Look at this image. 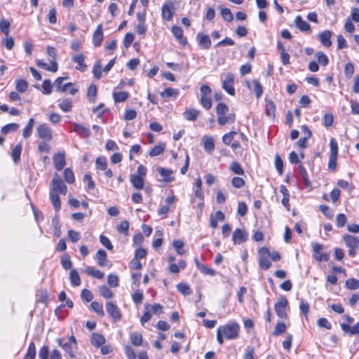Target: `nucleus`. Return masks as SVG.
Returning a JSON list of instances; mask_svg holds the SVG:
<instances>
[{
    "label": "nucleus",
    "mask_w": 359,
    "mask_h": 359,
    "mask_svg": "<svg viewBox=\"0 0 359 359\" xmlns=\"http://www.w3.org/2000/svg\"><path fill=\"white\" fill-rule=\"evenodd\" d=\"M183 114L187 120L195 121L199 114V111L194 109H187Z\"/></svg>",
    "instance_id": "33"
},
{
    "label": "nucleus",
    "mask_w": 359,
    "mask_h": 359,
    "mask_svg": "<svg viewBox=\"0 0 359 359\" xmlns=\"http://www.w3.org/2000/svg\"><path fill=\"white\" fill-rule=\"evenodd\" d=\"M95 164L97 169L100 170H105L107 168V162L104 156L97 157L95 161Z\"/></svg>",
    "instance_id": "46"
},
{
    "label": "nucleus",
    "mask_w": 359,
    "mask_h": 359,
    "mask_svg": "<svg viewBox=\"0 0 359 359\" xmlns=\"http://www.w3.org/2000/svg\"><path fill=\"white\" fill-rule=\"evenodd\" d=\"M90 341L93 346L99 347L104 344L105 338L100 334L93 333L91 336Z\"/></svg>",
    "instance_id": "28"
},
{
    "label": "nucleus",
    "mask_w": 359,
    "mask_h": 359,
    "mask_svg": "<svg viewBox=\"0 0 359 359\" xmlns=\"http://www.w3.org/2000/svg\"><path fill=\"white\" fill-rule=\"evenodd\" d=\"M204 148L208 152H212L215 149L214 140L211 137H205L204 140Z\"/></svg>",
    "instance_id": "45"
},
{
    "label": "nucleus",
    "mask_w": 359,
    "mask_h": 359,
    "mask_svg": "<svg viewBox=\"0 0 359 359\" xmlns=\"http://www.w3.org/2000/svg\"><path fill=\"white\" fill-rule=\"evenodd\" d=\"M330 152L329 156V170L334 171L337 168V159L338 155V144L334 138H331L330 142Z\"/></svg>",
    "instance_id": "5"
},
{
    "label": "nucleus",
    "mask_w": 359,
    "mask_h": 359,
    "mask_svg": "<svg viewBox=\"0 0 359 359\" xmlns=\"http://www.w3.org/2000/svg\"><path fill=\"white\" fill-rule=\"evenodd\" d=\"M240 326L234 321H230L227 324L219 326L217 329V340L219 344L224 343L226 339H235L239 336Z\"/></svg>",
    "instance_id": "2"
},
{
    "label": "nucleus",
    "mask_w": 359,
    "mask_h": 359,
    "mask_svg": "<svg viewBox=\"0 0 359 359\" xmlns=\"http://www.w3.org/2000/svg\"><path fill=\"white\" fill-rule=\"evenodd\" d=\"M275 165L278 174L282 175L283 172V163L278 155H276L275 157Z\"/></svg>",
    "instance_id": "60"
},
{
    "label": "nucleus",
    "mask_w": 359,
    "mask_h": 359,
    "mask_svg": "<svg viewBox=\"0 0 359 359\" xmlns=\"http://www.w3.org/2000/svg\"><path fill=\"white\" fill-rule=\"evenodd\" d=\"M131 343L135 346H140L142 344L143 338L141 333L134 332L130 334Z\"/></svg>",
    "instance_id": "30"
},
{
    "label": "nucleus",
    "mask_w": 359,
    "mask_h": 359,
    "mask_svg": "<svg viewBox=\"0 0 359 359\" xmlns=\"http://www.w3.org/2000/svg\"><path fill=\"white\" fill-rule=\"evenodd\" d=\"M221 11V15L226 22H231L233 19V14L229 8L219 7Z\"/></svg>",
    "instance_id": "41"
},
{
    "label": "nucleus",
    "mask_w": 359,
    "mask_h": 359,
    "mask_svg": "<svg viewBox=\"0 0 359 359\" xmlns=\"http://www.w3.org/2000/svg\"><path fill=\"white\" fill-rule=\"evenodd\" d=\"M172 246L176 250L178 255H182L184 254V250L183 249L184 243L180 240H175L172 242Z\"/></svg>",
    "instance_id": "53"
},
{
    "label": "nucleus",
    "mask_w": 359,
    "mask_h": 359,
    "mask_svg": "<svg viewBox=\"0 0 359 359\" xmlns=\"http://www.w3.org/2000/svg\"><path fill=\"white\" fill-rule=\"evenodd\" d=\"M158 172L163 177L165 182H171L175 180V177L172 176L173 171L170 169H167L162 167L157 168Z\"/></svg>",
    "instance_id": "15"
},
{
    "label": "nucleus",
    "mask_w": 359,
    "mask_h": 359,
    "mask_svg": "<svg viewBox=\"0 0 359 359\" xmlns=\"http://www.w3.org/2000/svg\"><path fill=\"white\" fill-rule=\"evenodd\" d=\"M129 97V93L125 91L116 92L113 93V97L116 102H123Z\"/></svg>",
    "instance_id": "35"
},
{
    "label": "nucleus",
    "mask_w": 359,
    "mask_h": 359,
    "mask_svg": "<svg viewBox=\"0 0 359 359\" xmlns=\"http://www.w3.org/2000/svg\"><path fill=\"white\" fill-rule=\"evenodd\" d=\"M354 73V67L351 62L346 64L344 67V74L346 78L350 79Z\"/></svg>",
    "instance_id": "61"
},
{
    "label": "nucleus",
    "mask_w": 359,
    "mask_h": 359,
    "mask_svg": "<svg viewBox=\"0 0 359 359\" xmlns=\"http://www.w3.org/2000/svg\"><path fill=\"white\" fill-rule=\"evenodd\" d=\"M37 134L41 139L49 141L52 139L51 129L46 124H41L37 128Z\"/></svg>",
    "instance_id": "10"
},
{
    "label": "nucleus",
    "mask_w": 359,
    "mask_h": 359,
    "mask_svg": "<svg viewBox=\"0 0 359 359\" xmlns=\"http://www.w3.org/2000/svg\"><path fill=\"white\" fill-rule=\"evenodd\" d=\"M229 107L224 103H219L216 107L217 123L220 126L231 124L235 122L236 116L234 113H229Z\"/></svg>",
    "instance_id": "3"
},
{
    "label": "nucleus",
    "mask_w": 359,
    "mask_h": 359,
    "mask_svg": "<svg viewBox=\"0 0 359 359\" xmlns=\"http://www.w3.org/2000/svg\"><path fill=\"white\" fill-rule=\"evenodd\" d=\"M43 93L49 95L52 92L53 85L50 80H45L42 84Z\"/></svg>",
    "instance_id": "63"
},
{
    "label": "nucleus",
    "mask_w": 359,
    "mask_h": 359,
    "mask_svg": "<svg viewBox=\"0 0 359 359\" xmlns=\"http://www.w3.org/2000/svg\"><path fill=\"white\" fill-rule=\"evenodd\" d=\"M34 123V120L33 118H31L29 120L25 128L23 129L22 136L24 138H27L32 135Z\"/></svg>",
    "instance_id": "34"
},
{
    "label": "nucleus",
    "mask_w": 359,
    "mask_h": 359,
    "mask_svg": "<svg viewBox=\"0 0 359 359\" xmlns=\"http://www.w3.org/2000/svg\"><path fill=\"white\" fill-rule=\"evenodd\" d=\"M294 22L296 27L302 32H307L311 30L310 25L304 20L300 15L295 18Z\"/></svg>",
    "instance_id": "19"
},
{
    "label": "nucleus",
    "mask_w": 359,
    "mask_h": 359,
    "mask_svg": "<svg viewBox=\"0 0 359 359\" xmlns=\"http://www.w3.org/2000/svg\"><path fill=\"white\" fill-rule=\"evenodd\" d=\"M311 246L313 248V257L318 262L325 261L327 262L329 259V255L327 253H321L320 251L323 248V245L318 243H312Z\"/></svg>",
    "instance_id": "8"
},
{
    "label": "nucleus",
    "mask_w": 359,
    "mask_h": 359,
    "mask_svg": "<svg viewBox=\"0 0 359 359\" xmlns=\"http://www.w3.org/2000/svg\"><path fill=\"white\" fill-rule=\"evenodd\" d=\"M344 241L348 248H359V237L351 235H345Z\"/></svg>",
    "instance_id": "16"
},
{
    "label": "nucleus",
    "mask_w": 359,
    "mask_h": 359,
    "mask_svg": "<svg viewBox=\"0 0 359 359\" xmlns=\"http://www.w3.org/2000/svg\"><path fill=\"white\" fill-rule=\"evenodd\" d=\"M61 264L62 267L66 270L69 269L72 267V262L70 259V257L67 255H63L62 257Z\"/></svg>",
    "instance_id": "56"
},
{
    "label": "nucleus",
    "mask_w": 359,
    "mask_h": 359,
    "mask_svg": "<svg viewBox=\"0 0 359 359\" xmlns=\"http://www.w3.org/2000/svg\"><path fill=\"white\" fill-rule=\"evenodd\" d=\"M103 40V32L102 25H98L93 34V43L95 46H100Z\"/></svg>",
    "instance_id": "21"
},
{
    "label": "nucleus",
    "mask_w": 359,
    "mask_h": 359,
    "mask_svg": "<svg viewBox=\"0 0 359 359\" xmlns=\"http://www.w3.org/2000/svg\"><path fill=\"white\" fill-rule=\"evenodd\" d=\"M100 294L105 299H111L113 297L112 292L106 285H101L99 287Z\"/></svg>",
    "instance_id": "49"
},
{
    "label": "nucleus",
    "mask_w": 359,
    "mask_h": 359,
    "mask_svg": "<svg viewBox=\"0 0 359 359\" xmlns=\"http://www.w3.org/2000/svg\"><path fill=\"white\" fill-rule=\"evenodd\" d=\"M100 241L102 245H104L107 249L111 250L113 249V245L111 244L110 240L104 235H101L100 236Z\"/></svg>",
    "instance_id": "64"
},
{
    "label": "nucleus",
    "mask_w": 359,
    "mask_h": 359,
    "mask_svg": "<svg viewBox=\"0 0 359 359\" xmlns=\"http://www.w3.org/2000/svg\"><path fill=\"white\" fill-rule=\"evenodd\" d=\"M259 264L262 269L267 270L271 266L270 261L266 257L262 256L259 258Z\"/></svg>",
    "instance_id": "57"
},
{
    "label": "nucleus",
    "mask_w": 359,
    "mask_h": 359,
    "mask_svg": "<svg viewBox=\"0 0 359 359\" xmlns=\"http://www.w3.org/2000/svg\"><path fill=\"white\" fill-rule=\"evenodd\" d=\"M67 192V187L62 180L60 175L57 173L54 174L51 181L50 188V200L56 212H59L61 208V203L59 194L65 196Z\"/></svg>",
    "instance_id": "1"
},
{
    "label": "nucleus",
    "mask_w": 359,
    "mask_h": 359,
    "mask_svg": "<svg viewBox=\"0 0 359 359\" xmlns=\"http://www.w3.org/2000/svg\"><path fill=\"white\" fill-rule=\"evenodd\" d=\"M222 81V88L230 95H235V89L233 87L235 76L234 74L230 72L221 75Z\"/></svg>",
    "instance_id": "4"
},
{
    "label": "nucleus",
    "mask_w": 359,
    "mask_h": 359,
    "mask_svg": "<svg viewBox=\"0 0 359 359\" xmlns=\"http://www.w3.org/2000/svg\"><path fill=\"white\" fill-rule=\"evenodd\" d=\"M107 252L103 250H99L96 253V259L97 260V264L100 266H105L107 265Z\"/></svg>",
    "instance_id": "27"
},
{
    "label": "nucleus",
    "mask_w": 359,
    "mask_h": 359,
    "mask_svg": "<svg viewBox=\"0 0 359 359\" xmlns=\"http://www.w3.org/2000/svg\"><path fill=\"white\" fill-rule=\"evenodd\" d=\"M331 36L332 32L329 30H325L319 34L320 41L324 46L328 48L332 45Z\"/></svg>",
    "instance_id": "20"
},
{
    "label": "nucleus",
    "mask_w": 359,
    "mask_h": 359,
    "mask_svg": "<svg viewBox=\"0 0 359 359\" xmlns=\"http://www.w3.org/2000/svg\"><path fill=\"white\" fill-rule=\"evenodd\" d=\"M248 238V234L245 229H236L232 236V241L235 245H240L245 242Z\"/></svg>",
    "instance_id": "9"
},
{
    "label": "nucleus",
    "mask_w": 359,
    "mask_h": 359,
    "mask_svg": "<svg viewBox=\"0 0 359 359\" xmlns=\"http://www.w3.org/2000/svg\"><path fill=\"white\" fill-rule=\"evenodd\" d=\"M286 331V325L284 323L278 322L273 330V335H279L280 334L284 333Z\"/></svg>",
    "instance_id": "58"
},
{
    "label": "nucleus",
    "mask_w": 359,
    "mask_h": 359,
    "mask_svg": "<svg viewBox=\"0 0 359 359\" xmlns=\"http://www.w3.org/2000/svg\"><path fill=\"white\" fill-rule=\"evenodd\" d=\"M133 186L137 189H142L144 187V179L141 176L132 174L130 178Z\"/></svg>",
    "instance_id": "22"
},
{
    "label": "nucleus",
    "mask_w": 359,
    "mask_h": 359,
    "mask_svg": "<svg viewBox=\"0 0 359 359\" xmlns=\"http://www.w3.org/2000/svg\"><path fill=\"white\" fill-rule=\"evenodd\" d=\"M252 83L254 86L253 91L255 92L257 98L259 99L263 94V88L257 79L252 80Z\"/></svg>",
    "instance_id": "42"
},
{
    "label": "nucleus",
    "mask_w": 359,
    "mask_h": 359,
    "mask_svg": "<svg viewBox=\"0 0 359 359\" xmlns=\"http://www.w3.org/2000/svg\"><path fill=\"white\" fill-rule=\"evenodd\" d=\"M59 107L64 112H69L72 110V101L71 99H64L60 101L59 104Z\"/></svg>",
    "instance_id": "36"
},
{
    "label": "nucleus",
    "mask_w": 359,
    "mask_h": 359,
    "mask_svg": "<svg viewBox=\"0 0 359 359\" xmlns=\"http://www.w3.org/2000/svg\"><path fill=\"white\" fill-rule=\"evenodd\" d=\"M68 77H58L54 82V85L55 86L56 90L59 93H63L67 90L69 87H72L73 86L72 83H67L65 84H62L63 81L67 79Z\"/></svg>",
    "instance_id": "14"
},
{
    "label": "nucleus",
    "mask_w": 359,
    "mask_h": 359,
    "mask_svg": "<svg viewBox=\"0 0 359 359\" xmlns=\"http://www.w3.org/2000/svg\"><path fill=\"white\" fill-rule=\"evenodd\" d=\"M175 13V6L172 2H168L162 6V16L163 18L170 21L172 20Z\"/></svg>",
    "instance_id": "11"
},
{
    "label": "nucleus",
    "mask_w": 359,
    "mask_h": 359,
    "mask_svg": "<svg viewBox=\"0 0 359 359\" xmlns=\"http://www.w3.org/2000/svg\"><path fill=\"white\" fill-rule=\"evenodd\" d=\"M65 181L69 184L74 182L75 178L73 171L70 168H66L63 172Z\"/></svg>",
    "instance_id": "50"
},
{
    "label": "nucleus",
    "mask_w": 359,
    "mask_h": 359,
    "mask_svg": "<svg viewBox=\"0 0 359 359\" xmlns=\"http://www.w3.org/2000/svg\"><path fill=\"white\" fill-rule=\"evenodd\" d=\"M20 128L18 123H12L3 126L1 129V133L4 135H6L11 132H15Z\"/></svg>",
    "instance_id": "31"
},
{
    "label": "nucleus",
    "mask_w": 359,
    "mask_h": 359,
    "mask_svg": "<svg viewBox=\"0 0 359 359\" xmlns=\"http://www.w3.org/2000/svg\"><path fill=\"white\" fill-rule=\"evenodd\" d=\"M86 273L93 277H95L98 279H102L104 278V273L98 269H95L93 267L88 266L86 269Z\"/></svg>",
    "instance_id": "37"
},
{
    "label": "nucleus",
    "mask_w": 359,
    "mask_h": 359,
    "mask_svg": "<svg viewBox=\"0 0 359 359\" xmlns=\"http://www.w3.org/2000/svg\"><path fill=\"white\" fill-rule=\"evenodd\" d=\"M71 284L74 287H77L81 285V278L78 271L76 269H72L69 274Z\"/></svg>",
    "instance_id": "29"
},
{
    "label": "nucleus",
    "mask_w": 359,
    "mask_h": 359,
    "mask_svg": "<svg viewBox=\"0 0 359 359\" xmlns=\"http://www.w3.org/2000/svg\"><path fill=\"white\" fill-rule=\"evenodd\" d=\"M11 22L4 19L0 21V30L6 36L9 35Z\"/></svg>",
    "instance_id": "51"
},
{
    "label": "nucleus",
    "mask_w": 359,
    "mask_h": 359,
    "mask_svg": "<svg viewBox=\"0 0 359 359\" xmlns=\"http://www.w3.org/2000/svg\"><path fill=\"white\" fill-rule=\"evenodd\" d=\"M229 169L234 174L239 175H243L244 174V170L241 165L237 161L232 162L230 165Z\"/></svg>",
    "instance_id": "38"
},
{
    "label": "nucleus",
    "mask_w": 359,
    "mask_h": 359,
    "mask_svg": "<svg viewBox=\"0 0 359 359\" xmlns=\"http://www.w3.org/2000/svg\"><path fill=\"white\" fill-rule=\"evenodd\" d=\"M177 290L184 295H189L192 293V290L188 284L180 283L177 285Z\"/></svg>",
    "instance_id": "40"
},
{
    "label": "nucleus",
    "mask_w": 359,
    "mask_h": 359,
    "mask_svg": "<svg viewBox=\"0 0 359 359\" xmlns=\"http://www.w3.org/2000/svg\"><path fill=\"white\" fill-rule=\"evenodd\" d=\"M15 89L19 93H25L28 88V83L25 79H17L15 81Z\"/></svg>",
    "instance_id": "32"
},
{
    "label": "nucleus",
    "mask_w": 359,
    "mask_h": 359,
    "mask_svg": "<svg viewBox=\"0 0 359 359\" xmlns=\"http://www.w3.org/2000/svg\"><path fill=\"white\" fill-rule=\"evenodd\" d=\"M288 305V302L285 297H281L278 302L275 304L274 309L277 314V316L283 319H285L287 318V313L285 312V309Z\"/></svg>",
    "instance_id": "7"
},
{
    "label": "nucleus",
    "mask_w": 359,
    "mask_h": 359,
    "mask_svg": "<svg viewBox=\"0 0 359 359\" xmlns=\"http://www.w3.org/2000/svg\"><path fill=\"white\" fill-rule=\"evenodd\" d=\"M53 163L57 170H61L65 165V153H57L53 156Z\"/></svg>",
    "instance_id": "17"
},
{
    "label": "nucleus",
    "mask_w": 359,
    "mask_h": 359,
    "mask_svg": "<svg viewBox=\"0 0 359 359\" xmlns=\"http://www.w3.org/2000/svg\"><path fill=\"white\" fill-rule=\"evenodd\" d=\"M106 311L114 322L121 319V313L118 307L112 302H107L105 305Z\"/></svg>",
    "instance_id": "6"
},
{
    "label": "nucleus",
    "mask_w": 359,
    "mask_h": 359,
    "mask_svg": "<svg viewBox=\"0 0 359 359\" xmlns=\"http://www.w3.org/2000/svg\"><path fill=\"white\" fill-rule=\"evenodd\" d=\"M200 102L205 109L208 110L212 107V102L210 95L201 96Z\"/></svg>",
    "instance_id": "48"
},
{
    "label": "nucleus",
    "mask_w": 359,
    "mask_h": 359,
    "mask_svg": "<svg viewBox=\"0 0 359 359\" xmlns=\"http://www.w3.org/2000/svg\"><path fill=\"white\" fill-rule=\"evenodd\" d=\"M235 135H236V132H234V131H231L229 133H226L223 137H222V141L223 142L226 144V145H230L232 140H233L234 138V136Z\"/></svg>",
    "instance_id": "62"
},
{
    "label": "nucleus",
    "mask_w": 359,
    "mask_h": 359,
    "mask_svg": "<svg viewBox=\"0 0 359 359\" xmlns=\"http://www.w3.org/2000/svg\"><path fill=\"white\" fill-rule=\"evenodd\" d=\"M231 184L236 189H241L245 185V181L239 177H234L231 180Z\"/></svg>",
    "instance_id": "59"
},
{
    "label": "nucleus",
    "mask_w": 359,
    "mask_h": 359,
    "mask_svg": "<svg viewBox=\"0 0 359 359\" xmlns=\"http://www.w3.org/2000/svg\"><path fill=\"white\" fill-rule=\"evenodd\" d=\"M345 286L351 290H357L359 288V280L353 278H348L346 280Z\"/></svg>",
    "instance_id": "39"
},
{
    "label": "nucleus",
    "mask_w": 359,
    "mask_h": 359,
    "mask_svg": "<svg viewBox=\"0 0 359 359\" xmlns=\"http://www.w3.org/2000/svg\"><path fill=\"white\" fill-rule=\"evenodd\" d=\"M72 60L76 63V69L81 72L87 69V65L84 62L85 57L82 53L74 55L72 57Z\"/></svg>",
    "instance_id": "12"
},
{
    "label": "nucleus",
    "mask_w": 359,
    "mask_h": 359,
    "mask_svg": "<svg viewBox=\"0 0 359 359\" xmlns=\"http://www.w3.org/2000/svg\"><path fill=\"white\" fill-rule=\"evenodd\" d=\"M198 45L202 49H209L211 46V40L208 35L198 33L196 36Z\"/></svg>",
    "instance_id": "13"
},
{
    "label": "nucleus",
    "mask_w": 359,
    "mask_h": 359,
    "mask_svg": "<svg viewBox=\"0 0 359 359\" xmlns=\"http://www.w3.org/2000/svg\"><path fill=\"white\" fill-rule=\"evenodd\" d=\"M165 146L164 144L156 145L149 152L150 156H157L161 154L165 150Z\"/></svg>",
    "instance_id": "47"
},
{
    "label": "nucleus",
    "mask_w": 359,
    "mask_h": 359,
    "mask_svg": "<svg viewBox=\"0 0 359 359\" xmlns=\"http://www.w3.org/2000/svg\"><path fill=\"white\" fill-rule=\"evenodd\" d=\"M22 150V143H18L13 149L11 152V157L15 164L20 161V155Z\"/></svg>",
    "instance_id": "25"
},
{
    "label": "nucleus",
    "mask_w": 359,
    "mask_h": 359,
    "mask_svg": "<svg viewBox=\"0 0 359 359\" xmlns=\"http://www.w3.org/2000/svg\"><path fill=\"white\" fill-rule=\"evenodd\" d=\"M161 97L168 99L170 97H177L179 95V90L172 88H167L160 93Z\"/></svg>",
    "instance_id": "24"
},
{
    "label": "nucleus",
    "mask_w": 359,
    "mask_h": 359,
    "mask_svg": "<svg viewBox=\"0 0 359 359\" xmlns=\"http://www.w3.org/2000/svg\"><path fill=\"white\" fill-rule=\"evenodd\" d=\"M172 33L181 44L184 46L187 43V41L183 34V30L180 27L173 26Z\"/></svg>",
    "instance_id": "18"
},
{
    "label": "nucleus",
    "mask_w": 359,
    "mask_h": 359,
    "mask_svg": "<svg viewBox=\"0 0 359 359\" xmlns=\"http://www.w3.org/2000/svg\"><path fill=\"white\" fill-rule=\"evenodd\" d=\"M225 219L224 214L220 211L218 210L215 212L214 216H211L210 217V226L215 229L217 226V222L218 221H223Z\"/></svg>",
    "instance_id": "26"
},
{
    "label": "nucleus",
    "mask_w": 359,
    "mask_h": 359,
    "mask_svg": "<svg viewBox=\"0 0 359 359\" xmlns=\"http://www.w3.org/2000/svg\"><path fill=\"white\" fill-rule=\"evenodd\" d=\"M102 65L99 60L96 62L93 66V73L96 79H100L102 76Z\"/></svg>",
    "instance_id": "52"
},
{
    "label": "nucleus",
    "mask_w": 359,
    "mask_h": 359,
    "mask_svg": "<svg viewBox=\"0 0 359 359\" xmlns=\"http://www.w3.org/2000/svg\"><path fill=\"white\" fill-rule=\"evenodd\" d=\"M92 309L100 317L104 316L102 304L97 302H93L90 304Z\"/></svg>",
    "instance_id": "43"
},
{
    "label": "nucleus",
    "mask_w": 359,
    "mask_h": 359,
    "mask_svg": "<svg viewBox=\"0 0 359 359\" xmlns=\"http://www.w3.org/2000/svg\"><path fill=\"white\" fill-rule=\"evenodd\" d=\"M97 95V88L94 84H91L88 88L87 92V95L90 102H94L95 96Z\"/></svg>",
    "instance_id": "55"
},
{
    "label": "nucleus",
    "mask_w": 359,
    "mask_h": 359,
    "mask_svg": "<svg viewBox=\"0 0 359 359\" xmlns=\"http://www.w3.org/2000/svg\"><path fill=\"white\" fill-rule=\"evenodd\" d=\"M36 356V347L34 342H31L29 344V347L27 353L24 359H34Z\"/></svg>",
    "instance_id": "44"
},
{
    "label": "nucleus",
    "mask_w": 359,
    "mask_h": 359,
    "mask_svg": "<svg viewBox=\"0 0 359 359\" xmlns=\"http://www.w3.org/2000/svg\"><path fill=\"white\" fill-rule=\"evenodd\" d=\"M73 126V130L82 137H87L90 134V130L81 124L74 123Z\"/></svg>",
    "instance_id": "23"
},
{
    "label": "nucleus",
    "mask_w": 359,
    "mask_h": 359,
    "mask_svg": "<svg viewBox=\"0 0 359 359\" xmlns=\"http://www.w3.org/2000/svg\"><path fill=\"white\" fill-rule=\"evenodd\" d=\"M316 57L319 64L326 66L328 64V57L323 52L318 51L316 53Z\"/></svg>",
    "instance_id": "54"
}]
</instances>
